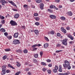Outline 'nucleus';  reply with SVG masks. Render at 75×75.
Returning a JSON list of instances; mask_svg holds the SVG:
<instances>
[{"label":"nucleus","instance_id":"1","mask_svg":"<svg viewBox=\"0 0 75 75\" xmlns=\"http://www.w3.org/2000/svg\"><path fill=\"white\" fill-rule=\"evenodd\" d=\"M64 64H63V67L64 69H67L69 70V69H71V66L69 64V62L65 60L64 62Z\"/></svg>","mask_w":75,"mask_h":75},{"label":"nucleus","instance_id":"2","mask_svg":"<svg viewBox=\"0 0 75 75\" xmlns=\"http://www.w3.org/2000/svg\"><path fill=\"white\" fill-rule=\"evenodd\" d=\"M10 23L11 24L12 26H14L15 25H17V23L15 21L11 20L10 22Z\"/></svg>","mask_w":75,"mask_h":75},{"label":"nucleus","instance_id":"3","mask_svg":"<svg viewBox=\"0 0 75 75\" xmlns=\"http://www.w3.org/2000/svg\"><path fill=\"white\" fill-rule=\"evenodd\" d=\"M54 68H55L54 69L52 70V71L53 72H54V73H56L57 72V70H58V66L55 65V67H54Z\"/></svg>","mask_w":75,"mask_h":75},{"label":"nucleus","instance_id":"4","mask_svg":"<svg viewBox=\"0 0 75 75\" xmlns=\"http://www.w3.org/2000/svg\"><path fill=\"white\" fill-rule=\"evenodd\" d=\"M61 41L62 42L63 44L64 45H67L68 44L67 41L66 40H61Z\"/></svg>","mask_w":75,"mask_h":75},{"label":"nucleus","instance_id":"5","mask_svg":"<svg viewBox=\"0 0 75 75\" xmlns=\"http://www.w3.org/2000/svg\"><path fill=\"white\" fill-rule=\"evenodd\" d=\"M13 44H20V40H15L13 41Z\"/></svg>","mask_w":75,"mask_h":75},{"label":"nucleus","instance_id":"6","mask_svg":"<svg viewBox=\"0 0 75 75\" xmlns=\"http://www.w3.org/2000/svg\"><path fill=\"white\" fill-rule=\"evenodd\" d=\"M0 3H2V5H4L5 3H7V2L4 0H1L0 1Z\"/></svg>","mask_w":75,"mask_h":75},{"label":"nucleus","instance_id":"7","mask_svg":"<svg viewBox=\"0 0 75 75\" xmlns=\"http://www.w3.org/2000/svg\"><path fill=\"white\" fill-rule=\"evenodd\" d=\"M67 37L69 38H70L71 40H74V38L72 36V35L69 34L67 35Z\"/></svg>","mask_w":75,"mask_h":75},{"label":"nucleus","instance_id":"8","mask_svg":"<svg viewBox=\"0 0 75 75\" xmlns=\"http://www.w3.org/2000/svg\"><path fill=\"white\" fill-rule=\"evenodd\" d=\"M8 2L9 3L12 4V5L13 6L17 7V6L14 3V2H13V1H9Z\"/></svg>","mask_w":75,"mask_h":75},{"label":"nucleus","instance_id":"9","mask_svg":"<svg viewBox=\"0 0 75 75\" xmlns=\"http://www.w3.org/2000/svg\"><path fill=\"white\" fill-rule=\"evenodd\" d=\"M50 8H54L55 9H56V10H58V8L56 7L54 5H52L50 6Z\"/></svg>","mask_w":75,"mask_h":75},{"label":"nucleus","instance_id":"10","mask_svg":"<svg viewBox=\"0 0 75 75\" xmlns=\"http://www.w3.org/2000/svg\"><path fill=\"white\" fill-rule=\"evenodd\" d=\"M50 17L52 19H55L56 18V16L54 15H51L50 16Z\"/></svg>","mask_w":75,"mask_h":75},{"label":"nucleus","instance_id":"11","mask_svg":"<svg viewBox=\"0 0 75 75\" xmlns=\"http://www.w3.org/2000/svg\"><path fill=\"white\" fill-rule=\"evenodd\" d=\"M16 52L18 53H19L20 54H22L23 53V50H21L19 49L18 50H16Z\"/></svg>","mask_w":75,"mask_h":75},{"label":"nucleus","instance_id":"12","mask_svg":"<svg viewBox=\"0 0 75 75\" xmlns=\"http://www.w3.org/2000/svg\"><path fill=\"white\" fill-rule=\"evenodd\" d=\"M2 70L3 71H6V67L5 66V65H4V66H2Z\"/></svg>","mask_w":75,"mask_h":75},{"label":"nucleus","instance_id":"13","mask_svg":"<svg viewBox=\"0 0 75 75\" xmlns=\"http://www.w3.org/2000/svg\"><path fill=\"white\" fill-rule=\"evenodd\" d=\"M18 33H14V37H15V38H18Z\"/></svg>","mask_w":75,"mask_h":75},{"label":"nucleus","instance_id":"14","mask_svg":"<svg viewBox=\"0 0 75 75\" xmlns=\"http://www.w3.org/2000/svg\"><path fill=\"white\" fill-rule=\"evenodd\" d=\"M8 66L10 68H11L12 69H15V68L13 67V66L11 65L10 64H8Z\"/></svg>","mask_w":75,"mask_h":75},{"label":"nucleus","instance_id":"15","mask_svg":"<svg viewBox=\"0 0 75 75\" xmlns=\"http://www.w3.org/2000/svg\"><path fill=\"white\" fill-rule=\"evenodd\" d=\"M48 47V43H45L44 45V48L46 49Z\"/></svg>","mask_w":75,"mask_h":75},{"label":"nucleus","instance_id":"16","mask_svg":"<svg viewBox=\"0 0 75 75\" xmlns=\"http://www.w3.org/2000/svg\"><path fill=\"white\" fill-rule=\"evenodd\" d=\"M67 14H68L69 16H72V13L71 11L67 13Z\"/></svg>","mask_w":75,"mask_h":75},{"label":"nucleus","instance_id":"17","mask_svg":"<svg viewBox=\"0 0 75 75\" xmlns=\"http://www.w3.org/2000/svg\"><path fill=\"white\" fill-rule=\"evenodd\" d=\"M14 17L15 18H18L19 17V14L18 13L16 14Z\"/></svg>","mask_w":75,"mask_h":75},{"label":"nucleus","instance_id":"18","mask_svg":"<svg viewBox=\"0 0 75 75\" xmlns=\"http://www.w3.org/2000/svg\"><path fill=\"white\" fill-rule=\"evenodd\" d=\"M61 29L63 33H64V34H66V33H67V31H66L65 29L64 28H61Z\"/></svg>","mask_w":75,"mask_h":75},{"label":"nucleus","instance_id":"19","mask_svg":"<svg viewBox=\"0 0 75 75\" xmlns=\"http://www.w3.org/2000/svg\"><path fill=\"white\" fill-rule=\"evenodd\" d=\"M5 18L3 16L0 15V19L1 20H4Z\"/></svg>","mask_w":75,"mask_h":75},{"label":"nucleus","instance_id":"20","mask_svg":"<svg viewBox=\"0 0 75 75\" xmlns=\"http://www.w3.org/2000/svg\"><path fill=\"white\" fill-rule=\"evenodd\" d=\"M6 72V71L4 70H2V72L1 73V75H4L5 74Z\"/></svg>","mask_w":75,"mask_h":75},{"label":"nucleus","instance_id":"21","mask_svg":"<svg viewBox=\"0 0 75 75\" xmlns=\"http://www.w3.org/2000/svg\"><path fill=\"white\" fill-rule=\"evenodd\" d=\"M0 31L1 32H3V33H4L6 32V30L3 28H1L0 29Z\"/></svg>","mask_w":75,"mask_h":75},{"label":"nucleus","instance_id":"22","mask_svg":"<svg viewBox=\"0 0 75 75\" xmlns=\"http://www.w3.org/2000/svg\"><path fill=\"white\" fill-rule=\"evenodd\" d=\"M60 19L64 21L65 20V18L64 17L62 16L60 17Z\"/></svg>","mask_w":75,"mask_h":75},{"label":"nucleus","instance_id":"23","mask_svg":"<svg viewBox=\"0 0 75 75\" xmlns=\"http://www.w3.org/2000/svg\"><path fill=\"white\" fill-rule=\"evenodd\" d=\"M59 72H62V67H61V66H59Z\"/></svg>","mask_w":75,"mask_h":75},{"label":"nucleus","instance_id":"24","mask_svg":"<svg viewBox=\"0 0 75 75\" xmlns=\"http://www.w3.org/2000/svg\"><path fill=\"white\" fill-rule=\"evenodd\" d=\"M51 71H52L50 69H48L47 71V72L49 74H51Z\"/></svg>","mask_w":75,"mask_h":75},{"label":"nucleus","instance_id":"25","mask_svg":"<svg viewBox=\"0 0 75 75\" xmlns=\"http://www.w3.org/2000/svg\"><path fill=\"white\" fill-rule=\"evenodd\" d=\"M35 58H37L38 57V54H35L34 55Z\"/></svg>","mask_w":75,"mask_h":75},{"label":"nucleus","instance_id":"26","mask_svg":"<svg viewBox=\"0 0 75 75\" xmlns=\"http://www.w3.org/2000/svg\"><path fill=\"white\" fill-rule=\"evenodd\" d=\"M35 33V34H36V35H37V34L38 33V30H35L34 31Z\"/></svg>","mask_w":75,"mask_h":75},{"label":"nucleus","instance_id":"27","mask_svg":"<svg viewBox=\"0 0 75 75\" xmlns=\"http://www.w3.org/2000/svg\"><path fill=\"white\" fill-rule=\"evenodd\" d=\"M44 38L45 40L47 41H49V40H48V38L46 37H45Z\"/></svg>","mask_w":75,"mask_h":75},{"label":"nucleus","instance_id":"28","mask_svg":"<svg viewBox=\"0 0 75 75\" xmlns=\"http://www.w3.org/2000/svg\"><path fill=\"white\" fill-rule=\"evenodd\" d=\"M5 51H6V52H8L10 51V49H6L5 50Z\"/></svg>","mask_w":75,"mask_h":75},{"label":"nucleus","instance_id":"29","mask_svg":"<svg viewBox=\"0 0 75 75\" xmlns=\"http://www.w3.org/2000/svg\"><path fill=\"white\" fill-rule=\"evenodd\" d=\"M36 2L37 3H40V2H41V0H36Z\"/></svg>","mask_w":75,"mask_h":75},{"label":"nucleus","instance_id":"30","mask_svg":"<svg viewBox=\"0 0 75 75\" xmlns=\"http://www.w3.org/2000/svg\"><path fill=\"white\" fill-rule=\"evenodd\" d=\"M37 47V44H35L33 45L32 46V48H35V47Z\"/></svg>","mask_w":75,"mask_h":75},{"label":"nucleus","instance_id":"31","mask_svg":"<svg viewBox=\"0 0 75 75\" xmlns=\"http://www.w3.org/2000/svg\"><path fill=\"white\" fill-rule=\"evenodd\" d=\"M48 11L50 13H52V11L51 9H48Z\"/></svg>","mask_w":75,"mask_h":75},{"label":"nucleus","instance_id":"32","mask_svg":"<svg viewBox=\"0 0 75 75\" xmlns=\"http://www.w3.org/2000/svg\"><path fill=\"white\" fill-rule=\"evenodd\" d=\"M3 58L4 60L6 59L7 58V56H6V55L4 56V57H3Z\"/></svg>","mask_w":75,"mask_h":75},{"label":"nucleus","instance_id":"33","mask_svg":"<svg viewBox=\"0 0 75 75\" xmlns=\"http://www.w3.org/2000/svg\"><path fill=\"white\" fill-rule=\"evenodd\" d=\"M21 73V71H19L18 72H17L15 74V75H19V74H20Z\"/></svg>","mask_w":75,"mask_h":75},{"label":"nucleus","instance_id":"34","mask_svg":"<svg viewBox=\"0 0 75 75\" xmlns=\"http://www.w3.org/2000/svg\"><path fill=\"white\" fill-rule=\"evenodd\" d=\"M23 52L24 53L26 54L28 52V51L27 50H24L23 51Z\"/></svg>","mask_w":75,"mask_h":75},{"label":"nucleus","instance_id":"35","mask_svg":"<svg viewBox=\"0 0 75 75\" xmlns=\"http://www.w3.org/2000/svg\"><path fill=\"white\" fill-rule=\"evenodd\" d=\"M35 20L36 21H38L40 20V18L38 17H36L35 18Z\"/></svg>","mask_w":75,"mask_h":75},{"label":"nucleus","instance_id":"36","mask_svg":"<svg viewBox=\"0 0 75 75\" xmlns=\"http://www.w3.org/2000/svg\"><path fill=\"white\" fill-rule=\"evenodd\" d=\"M35 25H40V23L38 22H36L35 23Z\"/></svg>","mask_w":75,"mask_h":75},{"label":"nucleus","instance_id":"37","mask_svg":"<svg viewBox=\"0 0 75 75\" xmlns=\"http://www.w3.org/2000/svg\"><path fill=\"white\" fill-rule=\"evenodd\" d=\"M42 64V65H45L46 66L47 65V64H45V63H44V62H42L41 63Z\"/></svg>","mask_w":75,"mask_h":75},{"label":"nucleus","instance_id":"38","mask_svg":"<svg viewBox=\"0 0 75 75\" xmlns=\"http://www.w3.org/2000/svg\"><path fill=\"white\" fill-rule=\"evenodd\" d=\"M1 23L2 24H4L5 23V21H4V20H2L1 21Z\"/></svg>","mask_w":75,"mask_h":75},{"label":"nucleus","instance_id":"39","mask_svg":"<svg viewBox=\"0 0 75 75\" xmlns=\"http://www.w3.org/2000/svg\"><path fill=\"white\" fill-rule=\"evenodd\" d=\"M34 16H38V14L37 13H35L34 14Z\"/></svg>","mask_w":75,"mask_h":75},{"label":"nucleus","instance_id":"40","mask_svg":"<svg viewBox=\"0 0 75 75\" xmlns=\"http://www.w3.org/2000/svg\"><path fill=\"white\" fill-rule=\"evenodd\" d=\"M50 33L51 34H52V35L54 34V31H50Z\"/></svg>","mask_w":75,"mask_h":75},{"label":"nucleus","instance_id":"41","mask_svg":"<svg viewBox=\"0 0 75 75\" xmlns=\"http://www.w3.org/2000/svg\"><path fill=\"white\" fill-rule=\"evenodd\" d=\"M40 55L41 57H42V55L43 54V52H40Z\"/></svg>","mask_w":75,"mask_h":75},{"label":"nucleus","instance_id":"42","mask_svg":"<svg viewBox=\"0 0 75 75\" xmlns=\"http://www.w3.org/2000/svg\"><path fill=\"white\" fill-rule=\"evenodd\" d=\"M12 38V37L11 36H9L8 37V38L9 39V40H11Z\"/></svg>","mask_w":75,"mask_h":75},{"label":"nucleus","instance_id":"43","mask_svg":"<svg viewBox=\"0 0 75 75\" xmlns=\"http://www.w3.org/2000/svg\"><path fill=\"white\" fill-rule=\"evenodd\" d=\"M40 6L44 7V4L42 3H41L40 4Z\"/></svg>","mask_w":75,"mask_h":75},{"label":"nucleus","instance_id":"44","mask_svg":"<svg viewBox=\"0 0 75 75\" xmlns=\"http://www.w3.org/2000/svg\"><path fill=\"white\" fill-rule=\"evenodd\" d=\"M37 50V47H33V51H35Z\"/></svg>","mask_w":75,"mask_h":75},{"label":"nucleus","instance_id":"45","mask_svg":"<svg viewBox=\"0 0 75 75\" xmlns=\"http://www.w3.org/2000/svg\"><path fill=\"white\" fill-rule=\"evenodd\" d=\"M4 35L5 36H7L8 35V33L6 32L4 33Z\"/></svg>","mask_w":75,"mask_h":75},{"label":"nucleus","instance_id":"46","mask_svg":"<svg viewBox=\"0 0 75 75\" xmlns=\"http://www.w3.org/2000/svg\"><path fill=\"white\" fill-rule=\"evenodd\" d=\"M6 71V73H9L11 72L9 70H7Z\"/></svg>","mask_w":75,"mask_h":75},{"label":"nucleus","instance_id":"47","mask_svg":"<svg viewBox=\"0 0 75 75\" xmlns=\"http://www.w3.org/2000/svg\"><path fill=\"white\" fill-rule=\"evenodd\" d=\"M46 61H47V62H51V60L50 59H47Z\"/></svg>","mask_w":75,"mask_h":75},{"label":"nucleus","instance_id":"48","mask_svg":"<svg viewBox=\"0 0 75 75\" xmlns=\"http://www.w3.org/2000/svg\"><path fill=\"white\" fill-rule=\"evenodd\" d=\"M52 66V64H48V66L49 67H51Z\"/></svg>","mask_w":75,"mask_h":75},{"label":"nucleus","instance_id":"49","mask_svg":"<svg viewBox=\"0 0 75 75\" xmlns=\"http://www.w3.org/2000/svg\"><path fill=\"white\" fill-rule=\"evenodd\" d=\"M16 66H17V67H20V66H21V65H20V64H19V63H18L17 64Z\"/></svg>","mask_w":75,"mask_h":75},{"label":"nucleus","instance_id":"50","mask_svg":"<svg viewBox=\"0 0 75 75\" xmlns=\"http://www.w3.org/2000/svg\"><path fill=\"white\" fill-rule=\"evenodd\" d=\"M57 36H58V37H60V35H60V33H57Z\"/></svg>","mask_w":75,"mask_h":75},{"label":"nucleus","instance_id":"51","mask_svg":"<svg viewBox=\"0 0 75 75\" xmlns=\"http://www.w3.org/2000/svg\"><path fill=\"white\" fill-rule=\"evenodd\" d=\"M23 7L25 8H27V5H23Z\"/></svg>","mask_w":75,"mask_h":75},{"label":"nucleus","instance_id":"52","mask_svg":"<svg viewBox=\"0 0 75 75\" xmlns=\"http://www.w3.org/2000/svg\"><path fill=\"white\" fill-rule=\"evenodd\" d=\"M29 69H29V68H27L25 70L26 71H28Z\"/></svg>","mask_w":75,"mask_h":75},{"label":"nucleus","instance_id":"53","mask_svg":"<svg viewBox=\"0 0 75 75\" xmlns=\"http://www.w3.org/2000/svg\"><path fill=\"white\" fill-rule=\"evenodd\" d=\"M73 42H74L73 41H70L69 42V43L70 44H72Z\"/></svg>","mask_w":75,"mask_h":75},{"label":"nucleus","instance_id":"54","mask_svg":"<svg viewBox=\"0 0 75 75\" xmlns=\"http://www.w3.org/2000/svg\"><path fill=\"white\" fill-rule=\"evenodd\" d=\"M44 6H40V8L41 10H43V8H44Z\"/></svg>","mask_w":75,"mask_h":75},{"label":"nucleus","instance_id":"55","mask_svg":"<svg viewBox=\"0 0 75 75\" xmlns=\"http://www.w3.org/2000/svg\"><path fill=\"white\" fill-rule=\"evenodd\" d=\"M46 70H47V69L44 68L43 69V71L44 72H45L46 71Z\"/></svg>","mask_w":75,"mask_h":75},{"label":"nucleus","instance_id":"56","mask_svg":"<svg viewBox=\"0 0 75 75\" xmlns=\"http://www.w3.org/2000/svg\"><path fill=\"white\" fill-rule=\"evenodd\" d=\"M13 10L15 11H17V10L16 9H13Z\"/></svg>","mask_w":75,"mask_h":75},{"label":"nucleus","instance_id":"57","mask_svg":"<svg viewBox=\"0 0 75 75\" xmlns=\"http://www.w3.org/2000/svg\"><path fill=\"white\" fill-rule=\"evenodd\" d=\"M55 1L56 3H58L59 1V0H55Z\"/></svg>","mask_w":75,"mask_h":75},{"label":"nucleus","instance_id":"58","mask_svg":"<svg viewBox=\"0 0 75 75\" xmlns=\"http://www.w3.org/2000/svg\"><path fill=\"white\" fill-rule=\"evenodd\" d=\"M41 45L40 44H37V47H40Z\"/></svg>","mask_w":75,"mask_h":75},{"label":"nucleus","instance_id":"59","mask_svg":"<svg viewBox=\"0 0 75 75\" xmlns=\"http://www.w3.org/2000/svg\"><path fill=\"white\" fill-rule=\"evenodd\" d=\"M61 48H63V49H64L65 48V47H64V46H61Z\"/></svg>","mask_w":75,"mask_h":75},{"label":"nucleus","instance_id":"60","mask_svg":"<svg viewBox=\"0 0 75 75\" xmlns=\"http://www.w3.org/2000/svg\"><path fill=\"white\" fill-rule=\"evenodd\" d=\"M61 44H58L57 45V47H61Z\"/></svg>","mask_w":75,"mask_h":75},{"label":"nucleus","instance_id":"61","mask_svg":"<svg viewBox=\"0 0 75 75\" xmlns=\"http://www.w3.org/2000/svg\"><path fill=\"white\" fill-rule=\"evenodd\" d=\"M28 75H31V72H28Z\"/></svg>","mask_w":75,"mask_h":75},{"label":"nucleus","instance_id":"62","mask_svg":"<svg viewBox=\"0 0 75 75\" xmlns=\"http://www.w3.org/2000/svg\"><path fill=\"white\" fill-rule=\"evenodd\" d=\"M64 73H59V75H64Z\"/></svg>","mask_w":75,"mask_h":75},{"label":"nucleus","instance_id":"63","mask_svg":"<svg viewBox=\"0 0 75 75\" xmlns=\"http://www.w3.org/2000/svg\"><path fill=\"white\" fill-rule=\"evenodd\" d=\"M63 75H68V73H63Z\"/></svg>","mask_w":75,"mask_h":75},{"label":"nucleus","instance_id":"64","mask_svg":"<svg viewBox=\"0 0 75 75\" xmlns=\"http://www.w3.org/2000/svg\"><path fill=\"white\" fill-rule=\"evenodd\" d=\"M33 61H34V62H37V60L35 59H34Z\"/></svg>","mask_w":75,"mask_h":75}]
</instances>
